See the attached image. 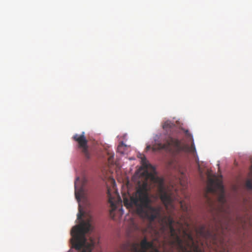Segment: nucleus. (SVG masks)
<instances>
[{"instance_id":"nucleus-1","label":"nucleus","mask_w":252,"mask_h":252,"mask_svg":"<svg viewBox=\"0 0 252 252\" xmlns=\"http://www.w3.org/2000/svg\"><path fill=\"white\" fill-rule=\"evenodd\" d=\"M158 238L160 232L166 234L165 242L172 249L171 252H203L204 242L209 248L215 252H234L225 243L220 231L223 233V228L220 223L215 226L209 225L207 228L202 224L195 228L197 240L195 241L192 233L185 228L182 223L175 221L170 215L162 217L161 209L158 205ZM160 244L158 241V248Z\"/></svg>"},{"instance_id":"nucleus-2","label":"nucleus","mask_w":252,"mask_h":252,"mask_svg":"<svg viewBox=\"0 0 252 252\" xmlns=\"http://www.w3.org/2000/svg\"><path fill=\"white\" fill-rule=\"evenodd\" d=\"M136 191L132 194H123L124 205L127 209H133L139 215L154 220L158 217V209L152 206L151 198L152 189H158V177L155 172H149L147 168L141 167Z\"/></svg>"},{"instance_id":"nucleus-3","label":"nucleus","mask_w":252,"mask_h":252,"mask_svg":"<svg viewBox=\"0 0 252 252\" xmlns=\"http://www.w3.org/2000/svg\"><path fill=\"white\" fill-rule=\"evenodd\" d=\"M158 199H160L169 214H171L174 209L173 202L177 201L180 202L181 207L184 211L187 210V206L184 205L183 201L180 200L176 189L172 184L167 188L164 187V180L158 176Z\"/></svg>"},{"instance_id":"nucleus-4","label":"nucleus","mask_w":252,"mask_h":252,"mask_svg":"<svg viewBox=\"0 0 252 252\" xmlns=\"http://www.w3.org/2000/svg\"><path fill=\"white\" fill-rule=\"evenodd\" d=\"M161 148L165 149L173 156L181 152L194 153L195 151L194 144L189 147L183 143L180 140L172 137L170 138L163 146L158 143V150Z\"/></svg>"},{"instance_id":"nucleus-5","label":"nucleus","mask_w":252,"mask_h":252,"mask_svg":"<svg viewBox=\"0 0 252 252\" xmlns=\"http://www.w3.org/2000/svg\"><path fill=\"white\" fill-rule=\"evenodd\" d=\"M207 191L218 195V200L221 206L226 203L224 188L221 181L217 179L210 178L207 185Z\"/></svg>"},{"instance_id":"nucleus-6","label":"nucleus","mask_w":252,"mask_h":252,"mask_svg":"<svg viewBox=\"0 0 252 252\" xmlns=\"http://www.w3.org/2000/svg\"><path fill=\"white\" fill-rule=\"evenodd\" d=\"M72 138L77 142V147L81 151L82 154L87 158H89L90 154L88 150V140L85 136V132H82L81 135L75 134Z\"/></svg>"},{"instance_id":"nucleus-7","label":"nucleus","mask_w":252,"mask_h":252,"mask_svg":"<svg viewBox=\"0 0 252 252\" xmlns=\"http://www.w3.org/2000/svg\"><path fill=\"white\" fill-rule=\"evenodd\" d=\"M107 196L108 197V202L111 207V213L117 209L120 211H123L122 201L117 192H115L114 195L111 194L110 189H107Z\"/></svg>"},{"instance_id":"nucleus-8","label":"nucleus","mask_w":252,"mask_h":252,"mask_svg":"<svg viewBox=\"0 0 252 252\" xmlns=\"http://www.w3.org/2000/svg\"><path fill=\"white\" fill-rule=\"evenodd\" d=\"M130 249L131 252H147L149 250L154 249L153 243L147 241L146 238L142 240L140 245L138 244H133Z\"/></svg>"},{"instance_id":"nucleus-9","label":"nucleus","mask_w":252,"mask_h":252,"mask_svg":"<svg viewBox=\"0 0 252 252\" xmlns=\"http://www.w3.org/2000/svg\"><path fill=\"white\" fill-rule=\"evenodd\" d=\"M79 181V178L77 177L74 183L75 195V198L78 202L80 201L81 198H83L85 196L84 186L85 184V179H84L82 184L80 187H78L77 185Z\"/></svg>"},{"instance_id":"nucleus-10","label":"nucleus","mask_w":252,"mask_h":252,"mask_svg":"<svg viewBox=\"0 0 252 252\" xmlns=\"http://www.w3.org/2000/svg\"><path fill=\"white\" fill-rule=\"evenodd\" d=\"M128 227L130 230H134L138 228L137 225L133 218H130L129 219Z\"/></svg>"},{"instance_id":"nucleus-11","label":"nucleus","mask_w":252,"mask_h":252,"mask_svg":"<svg viewBox=\"0 0 252 252\" xmlns=\"http://www.w3.org/2000/svg\"><path fill=\"white\" fill-rule=\"evenodd\" d=\"M147 150H152L153 152H156L158 150V145L156 142V139H155V144H149L146 147Z\"/></svg>"},{"instance_id":"nucleus-12","label":"nucleus","mask_w":252,"mask_h":252,"mask_svg":"<svg viewBox=\"0 0 252 252\" xmlns=\"http://www.w3.org/2000/svg\"><path fill=\"white\" fill-rule=\"evenodd\" d=\"M173 125V124L171 123L170 122L167 121L165 122L163 125V128H165L167 127H171Z\"/></svg>"},{"instance_id":"nucleus-13","label":"nucleus","mask_w":252,"mask_h":252,"mask_svg":"<svg viewBox=\"0 0 252 252\" xmlns=\"http://www.w3.org/2000/svg\"><path fill=\"white\" fill-rule=\"evenodd\" d=\"M83 215V213L81 212L80 209H79V212L77 214V219L78 220H81L82 219V217Z\"/></svg>"},{"instance_id":"nucleus-14","label":"nucleus","mask_w":252,"mask_h":252,"mask_svg":"<svg viewBox=\"0 0 252 252\" xmlns=\"http://www.w3.org/2000/svg\"><path fill=\"white\" fill-rule=\"evenodd\" d=\"M114 155H112L111 156H110L109 158H108V161L110 163H112V162H113V159L114 158Z\"/></svg>"},{"instance_id":"nucleus-15","label":"nucleus","mask_w":252,"mask_h":252,"mask_svg":"<svg viewBox=\"0 0 252 252\" xmlns=\"http://www.w3.org/2000/svg\"><path fill=\"white\" fill-rule=\"evenodd\" d=\"M123 145H124V144L123 142H122V143H121V144L120 145H119V146H118V151L119 152H121V153H123L122 152H121V151H120V149H121V148H122V147Z\"/></svg>"},{"instance_id":"nucleus-16","label":"nucleus","mask_w":252,"mask_h":252,"mask_svg":"<svg viewBox=\"0 0 252 252\" xmlns=\"http://www.w3.org/2000/svg\"><path fill=\"white\" fill-rule=\"evenodd\" d=\"M154 250H155V252H158V250L157 249H154Z\"/></svg>"},{"instance_id":"nucleus-17","label":"nucleus","mask_w":252,"mask_h":252,"mask_svg":"<svg viewBox=\"0 0 252 252\" xmlns=\"http://www.w3.org/2000/svg\"><path fill=\"white\" fill-rule=\"evenodd\" d=\"M158 252H159V251L158 250Z\"/></svg>"}]
</instances>
